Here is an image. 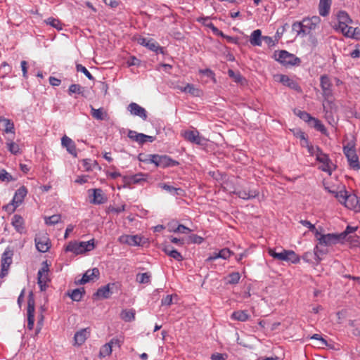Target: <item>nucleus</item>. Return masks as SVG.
I'll use <instances>...</instances> for the list:
<instances>
[{"label":"nucleus","mask_w":360,"mask_h":360,"mask_svg":"<svg viewBox=\"0 0 360 360\" xmlns=\"http://www.w3.org/2000/svg\"><path fill=\"white\" fill-rule=\"evenodd\" d=\"M309 153L311 155L315 156L316 160L321 164L320 169L328 174H331L335 169V165L329 158L328 155L324 153L319 147H309Z\"/></svg>","instance_id":"4"},{"label":"nucleus","mask_w":360,"mask_h":360,"mask_svg":"<svg viewBox=\"0 0 360 360\" xmlns=\"http://www.w3.org/2000/svg\"><path fill=\"white\" fill-rule=\"evenodd\" d=\"M332 86V82L328 75H323L320 77V86L322 90L323 97L326 100L331 98L333 95Z\"/></svg>","instance_id":"13"},{"label":"nucleus","mask_w":360,"mask_h":360,"mask_svg":"<svg viewBox=\"0 0 360 360\" xmlns=\"http://www.w3.org/2000/svg\"><path fill=\"white\" fill-rule=\"evenodd\" d=\"M88 192L89 193H92V199L90 200V202L92 204L101 205L107 201V198L101 188L89 189Z\"/></svg>","instance_id":"19"},{"label":"nucleus","mask_w":360,"mask_h":360,"mask_svg":"<svg viewBox=\"0 0 360 360\" xmlns=\"http://www.w3.org/2000/svg\"><path fill=\"white\" fill-rule=\"evenodd\" d=\"M114 285L115 283H108L106 285L102 286L97 290L94 295L107 299L110 297V295L112 294L111 288Z\"/></svg>","instance_id":"32"},{"label":"nucleus","mask_w":360,"mask_h":360,"mask_svg":"<svg viewBox=\"0 0 360 360\" xmlns=\"http://www.w3.org/2000/svg\"><path fill=\"white\" fill-rule=\"evenodd\" d=\"M177 89L181 92L189 94L193 96L198 97L202 95V91L196 88L193 84H186L184 86H178Z\"/></svg>","instance_id":"27"},{"label":"nucleus","mask_w":360,"mask_h":360,"mask_svg":"<svg viewBox=\"0 0 360 360\" xmlns=\"http://www.w3.org/2000/svg\"><path fill=\"white\" fill-rule=\"evenodd\" d=\"M95 248L94 240L89 241L71 240L65 246V251L75 255H82L94 250Z\"/></svg>","instance_id":"5"},{"label":"nucleus","mask_w":360,"mask_h":360,"mask_svg":"<svg viewBox=\"0 0 360 360\" xmlns=\"http://www.w3.org/2000/svg\"><path fill=\"white\" fill-rule=\"evenodd\" d=\"M228 75L230 77L233 78L234 82H236V83H240L243 79V77L240 73H236L232 70H229Z\"/></svg>","instance_id":"60"},{"label":"nucleus","mask_w":360,"mask_h":360,"mask_svg":"<svg viewBox=\"0 0 360 360\" xmlns=\"http://www.w3.org/2000/svg\"><path fill=\"white\" fill-rule=\"evenodd\" d=\"M11 224L18 233L22 234L25 232V221L20 215L15 214L12 218Z\"/></svg>","instance_id":"25"},{"label":"nucleus","mask_w":360,"mask_h":360,"mask_svg":"<svg viewBox=\"0 0 360 360\" xmlns=\"http://www.w3.org/2000/svg\"><path fill=\"white\" fill-rule=\"evenodd\" d=\"M139 159L141 162L154 164L156 167L162 168L177 166L179 165L177 161L166 155L148 154L145 155L144 158H142L141 155H140Z\"/></svg>","instance_id":"3"},{"label":"nucleus","mask_w":360,"mask_h":360,"mask_svg":"<svg viewBox=\"0 0 360 360\" xmlns=\"http://www.w3.org/2000/svg\"><path fill=\"white\" fill-rule=\"evenodd\" d=\"M13 251L10 247H7L1 255L0 277L4 278L8 274V269L12 264Z\"/></svg>","instance_id":"9"},{"label":"nucleus","mask_w":360,"mask_h":360,"mask_svg":"<svg viewBox=\"0 0 360 360\" xmlns=\"http://www.w3.org/2000/svg\"><path fill=\"white\" fill-rule=\"evenodd\" d=\"M308 124L323 134H326L327 133V130L325 126L321 123V122L319 120L314 117H312L311 122H308Z\"/></svg>","instance_id":"39"},{"label":"nucleus","mask_w":360,"mask_h":360,"mask_svg":"<svg viewBox=\"0 0 360 360\" xmlns=\"http://www.w3.org/2000/svg\"><path fill=\"white\" fill-rule=\"evenodd\" d=\"M44 22L47 25H49L51 27L56 28L57 30H63V25L58 19L51 17L45 20Z\"/></svg>","instance_id":"46"},{"label":"nucleus","mask_w":360,"mask_h":360,"mask_svg":"<svg viewBox=\"0 0 360 360\" xmlns=\"http://www.w3.org/2000/svg\"><path fill=\"white\" fill-rule=\"evenodd\" d=\"M91 115V116L99 121L105 120L108 119V114L103 108H99L98 109L94 108L92 105H90Z\"/></svg>","instance_id":"29"},{"label":"nucleus","mask_w":360,"mask_h":360,"mask_svg":"<svg viewBox=\"0 0 360 360\" xmlns=\"http://www.w3.org/2000/svg\"><path fill=\"white\" fill-rule=\"evenodd\" d=\"M143 238L139 235H127L124 234L119 237L118 241L122 244H126L129 246H140Z\"/></svg>","instance_id":"16"},{"label":"nucleus","mask_w":360,"mask_h":360,"mask_svg":"<svg viewBox=\"0 0 360 360\" xmlns=\"http://www.w3.org/2000/svg\"><path fill=\"white\" fill-rule=\"evenodd\" d=\"M315 238L318 241V244L314 249V256L316 260L319 262L321 259L320 255L326 253V251L320 248L319 246L330 247L337 244L341 239V235L335 233L323 234L319 231H316Z\"/></svg>","instance_id":"1"},{"label":"nucleus","mask_w":360,"mask_h":360,"mask_svg":"<svg viewBox=\"0 0 360 360\" xmlns=\"http://www.w3.org/2000/svg\"><path fill=\"white\" fill-rule=\"evenodd\" d=\"M337 18L338 25H335L334 28L335 30L340 31L344 35L347 30H349L351 26H349V25L352 23V20L349 15L343 11L338 12Z\"/></svg>","instance_id":"8"},{"label":"nucleus","mask_w":360,"mask_h":360,"mask_svg":"<svg viewBox=\"0 0 360 360\" xmlns=\"http://www.w3.org/2000/svg\"><path fill=\"white\" fill-rule=\"evenodd\" d=\"M274 77L276 81L282 83L284 86H286L293 90L297 91H301V88L299 86L298 83L293 79L288 77V75H275Z\"/></svg>","instance_id":"18"},{"label":"nucleus","mask_w":360,"mask_h":360,"mask_svg":"<svg viewBox=\"0 0 360 360\" xmlns=\"http://www.w3.org/2000/svg\"><path fill=\"white\" fill-rule=\"evenodd\" d=\"M37 250L40 252H46L51 248V242L46 233H40L36 235L34 238Z\"/></svg>","instance_id":"11"},{"label":"nucleus","mask_w":360,"mask_h":360,"mask_svg":"<svg viewBox=\"0 0 360 360\" xmlns=\"http://www.w3.org/2000/svg\"><path fill=\"white\" fill-rule=\"evenodd\" d=\"M60 214H53L51 217H46L44 218L45 224L46 225H55L58 224L60 220Z\"/></svg>","instance_id":"50"},{"label":"nucleus","mask_w":360,"mask_h":360,"mask_svg":"<svg viewBox=\"0 0 360 360\" xmlns=\"http://www.w3.org/2000/svg\"><path fill=\"white\" fill-rule=\"evenodd\" d=\"M112 348L108 342L105 344L100 350V355L103 357L109 356L112 353Z\"/></svg>","instance_id":"54"},{"label":"nucleus","mask_w":360,"mask_h":360,"mask_svg":"<svg viewBox=\"0 0 360 360\" xmlns=\"http://www.w3.org/2000/svg\"><path fill=\"white\" fill-rule=\"evenodd\" d=\"M35 301L32 293L29 295L27 300V328L31 330L34 328V311H35Z\"/></svg>","instance_id":"14"},{"label":"nucleus","mask_w":360,"mask_h":360,"mask_svg":"<svg viewBox=\"0 0 360 360\" xmlns=\"http://www.w3.org/2000/svg\"><path fill=\"white\" fill-rule=\"evenodd\" d=\"M150 275L148 273L138 274L136 281L140 283H148L150 282Z\"/></svg>","instance_id":"55"},{"label":"nucleus","mask_w":360,"mask_h":360,"mask_svg":"<svg viewBox=\"0 0 360 360\" xmlns=\"http://www.w3.org/2000/svg\"><path fill=\"white\" fill-rule=\"evenodd\" d=\"M82 87L79 84H71L68 88V94L69 95H72L73 94H80L82 93Z\"/></svg>","instance_id":"56"},{"label":"nucleus","mask_w":360,"mask_h":360,"mask_svg":"<svg viewBox=\"0 0 360 360\" xmlns=\"http://www.w3.org/2000/svg\"><path fill=\"white\" fill-rule=\"evenodd\" d=\"M297 137L300 139L301 145L302 146L307 147L308 150L309 147H314L313 146L309 144L308 139L306 138L305 134L304 132L300 131V133H298Z\"/></svg>","instance_id":"59"},{"label":"nucleus","mask_w":360,"mask_h":360,"mask_svg":"<svg viewBox=\"0 0 360 360\" xmlns=\"http://www.w3.org/2000/svg\"><path fill=\"white\" fill-rule=\"evenodd\" d=\"M218 252L219 257L223 259H228L233 254L229 248H223Z\"/></svg>","instance_id":"61"},{"label":"nucleus","mask_w":360,"mask_h":360,"mask_svg":"<svg viewBox=\"0 0 360 360\" xmlns=\"http://www.w3.org/2000/svg\"><path fill=\"white\" fill-rule=\"evenodd\" d=\"M146 48L156 53L165 54L164 48L160 46L158 43L155 41L153 39H150Z\"/></svg>","instance_id":"44"},{"label":"nucleus","mask_w":360,"mask_h":360,"mask_svg":"<svg viewBox=\"0 0 360 360\" xmlns=\"http://www.w3.org/2000/svg\"><path fill=\"white\" fill-rule=\"evenodd\" d=\"M333 193L335 194V196L338 201L344 205L348 195L347 191L345 190H341L337 192L333 191Z\"/></svg>","instance_id":"51"},{"label":"nucleus","mask_w":360,"mask_h":360,"mask_svg":"<svg viewBox=\"0 0 360 360\" xmlns=\"http://www.w3.org/2000/svg\"><path fill=\"white\" fill-rule=\"evenodd\" d=\"M49 268L46 262L43 263L41 268L38 271L37 283L41 291H44L46 289L47 283L49 281Z\"/></svg>","instance_id":"12"},{"label":"nucleus","mask_w":360,"mask_h":360,"mask_svg":"<svg viewBox=\"0 0 360 360\" xmlns=\"http://www.w3.org/2000/svg\"><path fill=\"white\" fill-rule=\"evenodd\" d=\"M170 232H174V233H188L191 231V230L185 226L183 224H179L176 227V229H170L169 230Z\"/></svg>","instance_id":"58"},{"label":"nucleus","mask_w":360,"mask_h":360,"mask_svg":"<svg viewBox=\"0 0 360 360\" xmlns=\"http://www.w3.org/2000/svg\"><path fill=\"white\" fill-rule=\"evenodd\" d=\"M332 0H320L319 4V15L326 17L329 15Z\"/></svg>","instance_id":"31"},{"label":"nucleus","mask_w":360,"mask_h":360,"mask_svg":"<svg viewBox=\"0 0 360 360\" xmlns=\"http://www.w3.org/2000/svg\"><path fill=\"white\" fill-rule=\"evenodd\" d=\"M294 113L295 115H297V117H299L301 120H302L303 121H304L305 122H307L308 124L309 122H311V119H312V116L305 112V111H302L299 109H295L293 110Z\"/></svg>","instance_id":"47"},{"label":"nucleus","mask_w":360,"mask_h":360,"mask_svg":"<svg viewBox=\"0 0 360 360\" xmlns=\"http://www.w3.org/2000/svg\"><path fill=\"white\" fill-rule=\"evenodd\" d=\"M148 174L142 172L131 176H124L123 180L127 184H136L147 180Z\"/></svg>","instance_id":"22"},{"label":"nucleus","mask_w":360,"mask_h":360,"mask_svg":"<svg viewBox=\"0 0 360 360\" xmlns=\"http://www.w3.org/2000/svg\"><path fill=\"white\" fill-rule=\"evenodd\" d=\"M263 37L262 36V31L260 30H254L250 37V43L254 46H262Z\"/></svg>","instance_id":"34"},{"label":"nucleus","mask_w":360,"mask_h":360,"mask_svg":"<svg viewBox=\"0 0 360 360\" xmlns=\"http://www.w3.org/2000/svg\"><path fill=\"white\" fill-rule=\"evenodd\" d=\"M13 180L12 176L4 169H0V181L9 182Z\"/></svg>","instance_id":"57"},{"label":"nucleus","mask_w":360,"mask_h":360,"mask_svg":"<svg viewBox=\"0 0 360 360\" xmlns=\"http://www.w3.org/2000/svg\"><path fill=\"white\" fill-rule=\"evenodd\" d=\"M100 275L99 270L97 268L87 270L83 275L82 278L78 281L79 284H85L89 281L98 278Z\"/></svg>","instance_id":"23"},{"label":"nucleus","mask_w":360,"mask_h":360,"mask_svg":"<svg viewBox=\"0 0 360 360\" xmlns=\"http://www.w3.org/2000/svg\"><path fill=\"white\" fill-rule=\"evenodd\" d=\"M126 63L128 67L139 66L141 63V60L136 56H132L127 59Z\"/></svg>","instance_id":"62"},{"label":"nucleus","mask_w":360,"mask_h":360,"mask_svg":"<svg viewBox=\"0 0 360 360\" xmlns=\"http://www.w3.org/2000/svg\"><path fill=\"white\" fill-rule=\"evenodd\" d=\"M343 152L347 158L349 166L354 169H359L360 164L354 146L347 144L343 147Z\"/></svg>","instance_id":"10"},{"label":"nucleus","mask_w":360,"mask_h":360,"mask_svg":"<svg viewBox=\"0 0 360 360\" xmlns=\"http://www.w3.org/2000/svg\"><path fill=\"white\" fill-rule=\"evenodd\" d=\"M344 205L349 210L360 212V199L354 194H348Z\"/></svg>","instance_id":"21"},{"label":"nucleus","mask_w":360,"mask_h":360,"mask_svg":"<svg viewBox=\"0 0 360 360\" xmlns=\"http://www.w3.org/2000/svg\"><path fill=\"white\" fill-rule=\"evenodd\" d=\"M164 252L168 256H169L170 257L174 259L175 260H176L178 262H181L183 260V257H182L181 254L171 246H166L164 248Z\"/></svg>","instance_id":"37"},{"label":"nucleus","mask_w":360,"mask_h":360,"mask_svg":"<svg viewBox=\"0 0 360 360\" xmlns=\"http://www.w3.org/2000/svg\"><path fill=\"white\" fill-rule=\"evenodd\" d=\"M240 278V275L238 272H233L229 274L226 277V283L237 284Z\"/></svg>","instance_id":"49"},{"label":"nucleus","mask_w":360,"mask_h":360,"mask_svg":"<svg viewBox=\"0 0 360 360\" xmlns=\"http://www.w3.org/2000/svg\"><path fill=\"white\" fill-rule=\"evenodd\" d=\"M344 36L349 38H353L357 40L360 39V25L355 28L350 27L349 30H347L345 33Z\"/></svg>","instance_id":"45"},{"label":"nucleus","mask_w":360,"mask_h":360,"mask_svg":"<svg viewBox=\"0 0 360 360\" xmlns=\"http://www.w3.org/2000/svg\"><path fill=\"white\" fill-rule=\"evenodd\" d=\"M0 123L4 127L3 131L5 134L15 135V125L11 120L0 116Z\"/></svg>","instance_id":"26"},{"label":"nucleus","mask_w":360,"mask_h":360,"mask_svg":"<svg viewBox=\"0 0 360 360\" xmlns=\"http://www.w3.org/2000/svg\"><path fill=\"white\" fill-rule=\"evenodd\" d=\"M127 109L133 116L139 117L143 120H146L148 118L146 110L136 103H131L128 105Z\"/></svg>","instance_id":"17"},{"label":"nucleus","mask_w":360,"mask_h":360,"mask_svg":"<svg viewBox=\"0 0 360 360\" xmlns=\"http://www.w3.org/2000/svg\"><path fill=\"white\" fill-rule=\"evenodd\" d=\"M127 136L131 140L137 142L139 145H143L146 142L152 143L155 139L154 136H148L143 133H138L134 130H129Z\"/></svg>","instance_id":"15"},{"label":"nucleus","mask_w":360,"mask_h":360,"mask_svg":"<svg viewBox=\"0 0 360 360\" xmlns=\"http://www.w3.org/2000/svg\"><path fill=\"white\" fill-rule=\"evenodd\" d=\"M120 317L126 322H130L135 319V310L134 309L122 310Z\"/></svg>","instance_id":"43"},{"label":"nucleus","mask_w":360,"mask_h":360,"mask_svg":"<svg viewBox=\"0 0 360 360\" xmlns=\"http://www.w3.org/2000/svg\"><path fill=\"white\" fill-rule=\"evenodd\" d=\"M199 73L210 78L213 81L214 83L217 82V80L215 78V74L212 70H210L209 68L203 69V70L200 69V70H199Z\"/></svg>","instance_id":"52"},{"label":"nucleus","mask_w":360,"mask_h":360,"mask_svg":"<svg viewBox=\"0 0 360 360\" xmlns=\"http://www.w3.org/2000/svg\"><path fill=\"white\" fill-rule=\"evenodd\" d=\"M269 255L274 259L280 261L290 262L292 264L300 262V257L293 250H283L281 252H276L274 248L268 249Z\"/></svg>","instance_id":"7"},{"label":"nucleus","mask_w":360,"mask_h":360,"mask_svg":"<svg viewBox=\"0 0 360 360\" xmlns=\"http://www.w3.org/2000/svg\"><path fill=\"white\" fill-rule=\"evenodd\" d=\"M84 293V290H82L79 288H77L73 290L68 295L73 301L79 302L82 300Z\"/></svg>","instance_id":"48"},{"label":"nucleus","mask_w":360,"mask_h":360,"mask_svg":"<svg viewBox=\"0 0 360 360\" xmlns=\"http://www.w3.org/2000/svg\"><path fill=\"white\" fill-rule=\"evenodd\" d=\"M236 195L241 199L249 200L256 198L259 195L257 190H240L236 192Z\"/></svg>","instance_id":"33"},{"label":"nucleus","mask_w":360,"mask_h":360,"mask_svg":"<svg viewBox=\"0 0 360 360\" xmlns=\"http://www.w3.org/2000/svg\"><path fill=\"white\" fill-rule=\"evenodd\" d=\"M183 136L187 141L197 145H202L205 140L200 136V133L197 130H188L183 133Z\"/></svg>","instance_id":"20"},{"label":"nucleus","mask_w":360,"mask_h":360,"mask_svg":"<svg viewBox=\"0 0 360 360\" xmlns=\"http://www.w3.org/2000/svg\"><path fill=\"white\" fill-rule=\"evenodd\" d=\"M308 124L323 134H326L327 133V130L325 126L321 123V122L319 120L314 117H312L311 122H308Z\"/></svg>","instance_id":"41"},{"label":"nucleus","mask_w":360,"mask_h":360,"mask_svg":"<svg viewBox=\"0 0 360 360\" xmlns=\"http://www.w3.org/2000/svg\"><path fill=\"white\" fill-rule=\"evenodd\" d=\"M276 60L285 67L300 65L301 60L285 50L276 51L274 53Z\"/></svg>","instance_id":"6"},{"label":"nucleus","mask_w":360,"mask_h":360,"mask_svg":"<svg viewBox=\"0 0 360 360\" xmlns=\"http://www.w3.org/2000/svg\"><path fill=\"white\" fill-rule=\"evenodd\" d=\"M300 224H302L304 226L307 227L311 232L314 233V236L316 235V231H319L315 226L312 224L309 221L301 220Z\"/></svg>","instance_id":"63"},{"label":"nucleus","mask_w":360,"mask_h":360,"mask_svg":"<svg viewBox=\"0 0 360 360\" xmlns=\"http://www.w3.org/2000/svg\"><path fill=\"white\" fill-rule=\"evenodd\" d=\"M320 22L321 18L316 15L304 18L302 21L295 22L292 25V30L296 32L297 36L304 37L315 30Z\"/></svg>","instance_id":"2"},{"label":"nucleus","mask_w":360,"mask_h":360,"mask_svg":"<svg viewBox=\"0 0 360 360\" xmlns=\"http://www.w3.org/2000/svg\"><path fill=\"white\" fill-rule=\"evenodd\" d=\"M159 187L167 191L172 195H179L183 192V190L180 188H175L172 186L168 185L165 183H162L159 184Z\"/></svg>","instance_id":"42"},{"label":"nucleus","mask_w":360,"mask_h":360,"mask_svg":"<svg viewBox=\"0 0 360 360\" xmlns=\"http://www.w3.org/2000/svg\"><path fill=\"white\" fill-rule=\"evenodd\" d=\"M250 316L246 310H238L233 311L231 315L232 320L238 321L241 322L247 321Z\"/></svg>","instance_id":"35"},{"label":"nucleus","mask_w":360,"mask_h":360,"mask_svg":"<svg viewBox=\"0 0 360 360\" xmlns=\"http://www.w3.org/2000/svg\"><path fill=\"white\" fill-rule=\"evenodd\" d=\"M6 144L8 148V150L13 155H17L20 153L19 145L13 141V139H11L9 136L6 137Z\"/></svg>","instance_id":"36"},{"label":"nucleus","mask_w":360,"mask_h":360,"mask_svg":"<svg viewBox=\"0 0 360 360\" xmlns=\"http://www.w3.org/2000/svg\"><path fill=\"white\" fill-rule=\"evenodd\" d=\"M308 124L323 134H326L327 133V130L325 126L321 123V122L319 120L314 117H312L311 122H308Z\"/></svg>","instance_id":"38"},{"label":"nucleus","mask_w":360,"mask_h":360,"mask_svg":"<svg viewBox=\"0 0 360 360\" xmlns=\"http://www.w3.org/2000/svg\"><path fill=\"white\" fill-rule=\"evenodd\" d=\"M228 358V355L226 354L222 353H214L211 355V360H226Z\"/></svg>","instance_id":"64"},{"label":"nucleus","mask_w":360,"mask_h":360,"mask_svg":"<svg viewBox=\"0 0 360 360\" xmlns=\"http://www.w3.org/2000/svg\"><path fill=\"white\" fill-rule=\"evenodd\" d=\"M76 70L77 72H81L85 75V76L90 80H94V77L90 73V72L82 65L77 64L76 65Z\"/></svg>","instance_id":"53"},{"label":"nucleus","mask_w":360,"mask_h":360,"mask_svg":"<svg viewBox=\"0 0 360 360\" xmlns=\"http://www.w3.org/2000/svg\"><path fill=\"white\" fill-rule=\"evenodd\" d=\"M61 145L66 148L70 154L77 156V153L75 143L70 138L65 135L63 136L61 139Z\"/></svg>","instance_id":"24"},{"label":"nucleus","mask_w":360,"mask_h":360,"mask_svg":"<svg viewBox=\"0 0 360 360\" xmlns=\"http://www.w3.org/2000/svg\"><path fill=\"white\" fill-rule=\"evenodd\" d=\"M27 188L23 186L17 189L12 199L13 202L15 204V207L20 206L24 200L25 197L27 195Z\"/></svg>","instance_id":"28"},{"label":"nucleus","mask_w":360,"mask_h":360,"mask_svg":"<svg viewBox=\"0 0 360 360\" xmlns=\"http://www.w3.org/2000/svg\"><path fill=\"white\" fill-rule=\"evenodd\" d=\"M308 124L323 134H326L327 133V130L325 126L321 123V122L319 120L314 117H312L311 122H308Z\"/></svg>","instance_id":"40"},{"label":"nucleus","mask_w":360,"mask_h":360,"mask_svg":"<svg viewBox=\"0 0 360 360\" xmlns=\"http://www.w3.org/2000/svg\"><path fill=\"white\" fill-rule=\"evenodd\" d=\"M90 334L89 328H84L77 331L74 336L75 345H81L87 339Z\"/></svg>","instance_id":"30"}]
</instances>
